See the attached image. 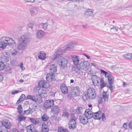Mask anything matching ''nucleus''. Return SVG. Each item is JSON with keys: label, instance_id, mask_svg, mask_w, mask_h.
Returning a JSON list of instances; mask_svg holds the SVG:
<instances>
[{"label": "nucleus", "instance_id": "1", "mask_svg": "<svg viewBox=\"0 0 132 132\" xmlns=\"http://www.w3.org/2000/svg\"><path fill=\"white\" fill-rule=\"evenodd\" d=\"M30 41V36L27 34H24L22 36L18 44V49L21 50H24L28 46Z\"/></svg>", "mask_w": 132, "mask_h": 132}, {"label": "nucleus", "instance_id": "2", "mask_svg": "<svg viewBox=\"0 0 132 132\" xmlns=\"http://www.w3.org/2000/svg\"><path fill=\"white\" fill-rule=\"evenodd\" d=\"M92 82L95 86H100L102 89L106 85V83L104 82L103 79H101L96 75H93L92 78Z\"/></svg>", "mask_w": 132, "mask_h": 132}, {"label": "nucleus", "instance_id": "3", "mask_svg": "<svg viewBox=\"0 0 132 132\" xmlns=\"http://www.w3.org/2000/svg\"><path fill=\"white\" fill-rule=\"evenodd\" d=\"M0 48H4L8 45L13 44L14 41L11 38L3 37L0 39Z\"/></svg>", "mask_w": 132, "mask_h": 132}, {"label": "nucleus", "instance_id": "4", "mask_svg": "<svg viewBox=\"0 0 132 132\" xmlns=\"http://www.w3.org/2000/svg\"><path fill=\"white\" fill-rule=\"evenodd\" d=\"M87 95L90 99L91 100L94 99L96 96L95 90L92 88H89L87 90Z\"/></svg>", "mask_w": 132, "mask_h": 132}, {"label": "nucleus", "instance_id": "5", "mask_svg": "<svg viewBox=\"0 0 132 132\" xmlns=\"http://www.w3.org/2000/svg\"><path fill=\"white\" fill-rule=\"evenodd\" d=\"M27 99H30L33 101L39 103H40L42 102V100L41 97H38L35 96H34L28 95L26 97Z\"/></svg>", "mask_w": 132, "mask_h": 132}, {"label": "nucleus", "instance_id": "6", "mask_svg": "<svg viewBox=\"0 0 132 132\" xmlns=\"http://www.w3.org/2000/svg\"><path fill=\"white\" fill-rule=\"evenodd\" d=\"M10 57V56L9 53L4 52L1 55V61L6 63L9 61Z\"/></svg>", "mask_w": 132, "mask_h": 132}, {"label": "nucleus", "instance_id": "7", "mask_svg": "<svg viewBox=\"0 0 132 132\" xmlns=\"http://www.w3.org/2000/svg\"><path fill=\"white\" fill-rule=\"evenodd\" d=\"M90 64L88 61H82L79 64L81 68L82 69L83 71H87L89 68Z\"/></svg>", "mask_w": 132, "mask_h": 132}, {"label": "nucleus", "instance_id": "8", "mask_svg": "<svg viewBox=\"0 0 132 132\" xmlns=\"http://www.w3.org/2000/svg\"><path fill=\"white\" fill-rule=\"evenodd\" d=\"M71 59L73 64L76 66H78L81 61L78 56L75 55H71Z\"/></svg>", "mask_w": 132, "mask_h": 132}, {"label": "nucleus", "instance_id": "9", "mask_svg": "<svg viewBox=\"0 0 132 132\" xmlns=\"http://www.w3.org/2000/svg\"><path fill=\"white\" fill-rule=\"evenodd\" d=\"M68 61L67 59L64 57H62L60 60L58 61V64L60 65L63 67H66L67 66Z\"/></svg>", "mask_w": 132, "mask_h": 132}, {"label": "nucleus", "instance_id": "10", "mask_svg": "<svg viewBox=\"0 0 132 132\" xmlns=\"http://www.w3.org/2000/svg\"><path fill=\"white\" fill-rule=\"evenodd\" d=\"M74 117V118H72L70 119L69 123V127L70 129H74L76 127V121Z\"/></svg>", "mask_w": 132, "mask_h": 132}, {"label": "nucleus", "instance_id": "11", "mask_svg": "<svg viewBox=\"0 0 132 132\" xmlns=\"http://www.w3.org/2000/svg\"><path fill=\"white\" fill-rule=\"evenodd\" d=\"M54 105V101L53 100H49L45 101L44 103V106L46 108H50L53 106Z\"/></svg>", "mask_w": 132, "mask_h": 132}, {"label": "nucleus", "instance_id": "12", "mask_svg": "<svg viewBox=\"0 0 132 132\" xmlns=\"http://www.w3.org/2000/svg\"><path fill=\"white\" fill-rule=\"evenodd\" d=\"M72 71L73 72H74L78 75L81 74L83 72V71L79 65V66H77L76 67H72Z\"/></svg>", "mask_w": 132, "mask_h": 132}, {"label": "nucleus", "instance_id": "13", "mask_svg": "<svg viewBox=\"0 0 132 132\" xmlns=\"http://www.w3.org/2000/svg\"><path fill=\"white\" fill-rule=\"evenodd\" d=\"M2 123L3 126L7 129H9L11 126L10 121L7 119L3 120L2 122Z\"/></svg>", "mask_w": 132, "mask_h": 132}, {"label": "nucleus", "instance_id": "14", "mask_svg": "<svg viewBox=\"0 0 132 132\" xmlns=\"http://www.w3.org/2000/svg\"><path fill=\"white\" fill-rule=\"evenodd\" d=\"M84 111H85L84 115L89 119H90L93 117L94 113H92L90 109H87Z\"/></svg>", "mask_w": 132, "mask_h": 132}, {"label": "nucleus", "instance_id": "15", "mask_svg": "<svg viewBox=\"0 0 132 132\" xmlns=\"http://www.w3.org/2000/svg\"><path fill=\"white\" fill-rule=\"evenodd\" d=\"M79 120L80 122L84 125L87 124L89 119L85 115L80 116L79 117Z\"/></svg>", "mask_w": 132, "mask_h": 132}, {"label": "nucleus", "instance_id": "16", "mask_svg": "<svg viewBox=\"0 0 132 132\" xmlns=\"http://www.w3.org/2000/svg\"><path fill=\"white\" fill-rule=\"evenodd\" d=\"M77 43L75 42H71L67 44L66 46L65 50H69L73 48L74 46L77 45Z\"/></svg>", "mask_w": 132, "mask_h": 132}, {"label": "nucleus", "instance_id": "17", "mask_svg": "<svg viewBox=\"0 0 132 132\" xmlns=\"http://www.w3.org/2000/svg\"><path fill=\"white\" fill-rule=\"evenodd\" d=\"M39 11V7L36 6H34L30 9V12L31 14L35 15L38 13Z\"/></svg>", "mask_w": 132, "mask_h": 132}, {"label": "nucleus", "instance_id": "18", "mask_svg": "<svg viewBox=\"0 0 132 132\" xmlns=\"http://www.w3.org/2000/svg\"><path fill=\"white\" fill-rule=\"evenodd\" d=\"M45 35L44 32L42 30H38L36 34V37L37 38H41Z\"/></svg>", "mask_w": 132, "mask_h": 132}, {"label": "nucleus", "instance_id": "19", "mask_svg": "<svg viewBox=\"0 0 132 132\" xmlns=\"http://www.w3.org/2000/svg\"><path fill=\"white\" fill-rule=\"evenodd\" d=\"M93 117L95 119L100 120L101 118V112L100 111L94 113Z\"/></svg>", "mask_w": 132, "mask_h": 132}, {"label": "nucleus", "instance_id": "20", "mask_svg": "<svg viewBox=\"0 0 132 132\" xmlns=\"http://www.w3.org/2000/svg\"><path fill=\"white\" fill-rule=\"evenodd\" d=\"M54 77L53 74L48 73L46 75V79L47 81L50 82L54 80Z\"/></svg>", "mask_w": 132, "mask_h": 132}, {"label": "nucleus", "instance_id": "21", "mask_svg": "<svg viewBox=\"0 0 132 132\" xmlns=\"http://www.w3.org/2000/svg\"><path fill=\"white\" fill-rule=\"evenodd\" d=\"M26 129L27 132H32L35 131V129L34 125L31 124L26 127Z\"/></svg>", "mask_w": 132, "mask_h": 132}, {"label": "nucleus", "instance_id": "22", "mask_svg": "<svg viewBox=\"0 0 132 132\" xmlns=\"http://www.w3.org/2000/svg\"><path fill=\"white\" fill-rule=\"evenodd\" d=\"M49 67V70L51 73L53 74L55 73L56 71V66H55L53 64H52L50 65Z\"/></svg>", "mask_w": 132, "mask_h": 132}, {"label": "nucleus", "instance_id": "23", "mask_svg": "<svg viewBox=\"0 0 132 132\" xmlns=\"http://www.w3.org/2000/svg\"><path fill=\"white\" fill-rule=\"evenodd\" d=\"M60 110L58 106H55L51 109V112L54 114H56L59 112Z\"/></svg>", "mask_w": 132, "mask_h": 132}, {"label": "nucleus", "instance_id": "24", "mask_svg": "<svg viewBox=\"0 0 132 132\" xmlns=\"http://www.w3.org/2000/svg\"><path fill=\"white\" fill-rule=\"evenodd\" d=\"M38 58L41 60H45L46 58V54L43 52H40L38 53Z\"/></svg>", "mask_w": 132, "mask_h": 132}, {"label": "nucleus", "instance_id": "25", "mask_svg": "<svg viewBox=\"0 0 132 132\" xmlns=\"http://www.w3.org/2000/svg\"><path fill=\"white\" fill-rule=\"evenodd\" d=\"M60 88L62 93L65 94L67 93L68 89L67 87L65 85H61Z\"/></svg>", "mask_w": 132, "mask_h": 132}, {"label": "nucleus", "instance_id": "26", "mask_svg": "<svg viewBox=\"0 0 132 132\" xmlns=\"http://www.w3.org/2000/svg\"><path fill=\"white\" fill-rule=\"evenodd\" d=\"M38 92L40 93V95L41 96H44V97H46L47 96V92L44 89H40L38 91Z\"/></svg>", "mask_w": 132, "mask_h": 132}, {"label": "nucleus", "instance_id": "27", "mask_svg": "<svg viewBox=\"0 0 132 132\" xmlns=\"http://www.w3.org/2000/svg\"><path fill=\"white\" fill-rule=\"evenodd\" d=\"M102 98L104 101L107 102L108 100L109 95L106 92L104 91L103 93Z\"/></svg>", "mask_w": 132, "mask_h": 132}, {"label": "nucleus", "instance_id": "28", "mask_svg": "<svg viewBox=\"0 0 132 132\" xmlns=\"http://www.w3.org/2000/svg\"><path fill=\"white\" fill-rule=\"evenodd\" d=\"M28 26L29 28H31L32 30L35 29H36L37 25L35 23H29L28 24Z\"/></svg>", "mask_w": 132, "mask_h": 132}, {"label": "nucleus", "instance_id": "29", "mask_svg": "<svg viewBox=\"0 0 132 132\" xmlns=\"http://www.w3.org/2000/svg\"><path fill=\"white\" fill-rule=\"evenodd\" d=\"M85 109L82 107H78L76 110V112L77 114H82L84 111Z\"/></svg>", "mask_w": 132, "mask_h": 132}, {"label": "nucleus", "instance_id": "30", "mask_svg": "<svg viewBox=\"0 0 132 132\" xmlns=\"http://www.w3.org/2000/svg\"><path fill=\"white\" fill-rule=\"evenodd\" d=\"M25 98V96L24 94H22L17 101L16 103L18 104L23 101Z\"/></svg>", "mask_w": 132, "mask_h": 132}, {"label": "nucleus", "instance_id": "31", "mask_svg": "<svg viewBox=\"0 0 132 132\" xmlns=\"http://www.w3.org/2000/svg\"><path fill=\"white\" fill-rule=\"evenodd\" d=\"M29 120L30 121L35 125L38 124L39 122V120L36 119L30 118Z\"/></svg>", "mask_w": 132, "mask_h": 132}, {"label": "nucleus", "instance_id": "32", "mask_svg": "<svg viewBox=\"0 0 132 132\" xmlns=\"http://www.w3.org/2000/svg\"><path fill=\"white\" fill-rule=\"evenodd\" d=\"M49 117L46 114H44L42 117V120L44 121H46L49 119Z\"/></svg>", "mask_w": 132, "mask_h": 132}, {"label": "nucleus", "instance_id": "33", "mask_svg": "<svg viewBox=\"0 0 132 132\" xmlns=\"http://www.w3.org/2000/svg\"><path fill=\"white\" fill-rule=\"evenodd\" d=\"M17 109V112L20 114L22 112L23 109L21 105H19L18 106Z\"/></svg>", "mask_w": 132, "mask_h": 132}, {"label": "nucleus", "instance_id": "34", "mask_svg": "<svg viewBox=\"0 0 132 132\" xmlns=\"http://www.w3.org/2000/svg\"><path fill=\"white\" fill-rule=\"evenodd\" d=\"M86 14L89 16H92L93 15V11L91 9H89L87 10Z\"/></svg>", "mask_w": 132, "mask_h": 132}, {"label": "nucleus", "instance_id": "35", "mask_svg": "<svg viewBox=\"0 0 132 132\" xmlns=\"http://www.w3.org/2000/svg\"><path fill=\"white\" fill-rule=\"evenodd\" d=\"M18 120L19 121L21 122L25 120L26 117L23 115H20L18 117Z\"/></svg>", "mask_w": 132, "mask_h": 132}, {"label": "nucleus", "instance_id": "36", "mask_svg": "<svg viewBox=\"0 0 132 132\" xmlns=\"http://www.w3.org/2000/svg\"><path fill=\"white\" fill-rule=\"evenodd\" d=\"M32 109L29 107V109L26 110L24 111L23 114L28 115L29 114L31 113V111Z\"/></svg>", "mask_w": 132, "mask_h": 132}, {"label": "nucleus", "instance_id": "37", "mask_svg": "<svg viewBox=\"0 0 132 132\" xmlns=\"http://www.w3.org/2000/svg\"><path fill=\"white\" fill-rule=\"evenodd\" d=\"M41 26L43 28L44 30H46L47 28L48 24L47 23H41L40 24Z\"/></svg>", "mask_w": 132, "mask_h": 132}, {"label": "nucleus", "instance_id": "38", "mask_svg": "<svg viewBox=\"0 0 132 132\" xmlns=\"http://www.w3.org/2000/svg\"><path fill=\"white\" fill-rule=\"evenodd\" d=\"M69 116V113L66 111H65L63 113V114H62V116L66 118H68Z\"/></svg>", "mask_w": 132, "mask_h": 132}, {"label": "nucleus", "instance_id": "39", "mask_svg": "<svg viewBox=\"0 0 132 132\" xmlns=\"http://www.w3.org/2000/svg\"><path fill=\"white\" fill-rule=\"evenodd\" d=\"M123 57L126 59H131L130 53L125 54L123 55Z\"/></svg>", "mask_w": 132, "mask_h": 132}, {"label": "nucleus", "instance_id": "40", "mask_svg": "<svg viewBox=\"0 0 132 132\" xmlns=\"http://www.w3.org/2000/svg\"><path fill=\"white\" fill-rule=\"evenodd\" d=\"M58 132H68V130L62 127H59L58 129Z\"/></svg>", "mask_w": 132, "mask_h": 132}, {"label": "nucleus", "instance_id": "41", "mask_svg": "<svg viewBox=\"0 0 132 132\" xmlns=\"http://www.w3.org/2000/svg\"><path fill=\"white\" fill-rule=\"evenodd\" d=\"M43 86H43V88H47L49 86L48 83L45 81H44V84Z\"/></svg>", "mask_w": 132, "mask_h": 132}, {"label": "nucleus", "instance_id": "42", "mask_svg": "<svg viewBox=\"0 0 132 132\" xmlns=\"http://www.w3.org/2000/svg\"><path fill=\"white\" fill-rule=\"evenodd\" d=\"M5 67L4 64L2 62H0V70H3Z\"/></svg>", "mask_w": 132, "mask_h": 132}, {"label": "nucleus", "instance_id": "43", "mask_svg": "<svg viewBox=\"0 0 132 132\" xmlns=\"http://www.w3.org/2000/svg\"><path fill=\"white\" fill-rule=\"evenodd\" d=\"M32 110H34L35 111H37L38 110L37 106L36 104H33L32 106Z\"/></svg>", "mask_w": 132, "mask_h": 132}, {"label": "nucleus", "instance_id": "44", "mask_svg": "<svg viewBox=\"0 0 132 132\" xmlns=\"http://www.w3.org/2000/svg\"><path fill=\"white\" fill-rule=\"evenodd\" d=\"M44 81H39L38 83V86L39 87H43L44 86L43 85L44 84Z\"/></svg>", "mask_w": 132, "mask_h": 132}, {"label": "nucleus", "instance_id": "45", "mask_svg": "<svg viewBox=\"0 0 132 132\" xmlns=\"http://www.w3.org/2000/svg\"><path fill=\"white\" fill-rule=\"evenodd\" d=\"M56 54L59 57V56L62 53V52L61 50H58L55 52Z\"/></svg>", "mask_w": 132, "mask_h": 132}, {"label": "nucleus", "instance_id": "46", "mask_svg": "<svg viewBox=\"0 0 132 132\" xmlns=\"http://www.w3.org/2000/svg\"><path fill=\"white\" fill-rule=\"evenodd\" d=\"M107 78H108V80L110 79L114 78V77L111 74H108L107 75Z\"/></svg>", "mask_w": 132, "mask_h": 132}, {"label": "nucleus", "instance_id": "47", "mask_svg": "<svg viewBox=\"0 0 132 132\" xmlns=\"http://www.w3.org/2000/svg\"><path fill=\"white\" fill-rule=\"evenodd\" d=\"M57 55L56 54V53H55L53 55L52 58L53 60H55L56 58L58 57L59 56Z\"/></svg>", "mask_w": 132, "mask_h": 132}, {"label": "nucleus", "instance_id": "48", "mask_svg": "<svg viewBox=\"0 0 132 132\" xmlns=\"http://www.w3.org/2000/svg\"><path fill=\"white\" fill-rule=\"evenodd\" d=\"M20 92V91L19 90H13L11 92V93L13 95H14Z\"/></svg>", "mask_w": 132, "mask_h": 132}, {"label": "nucleus", "instance_id": "49", "mask_svg": "<svg viewBox=\"0 0 132 132\" xmlns=\"http://www.w3.org/2000/svg\"><path fill=\"white\" fill-rule=\"evenodd\" d=\"M102 120L103 121H104L106 120V118L105 115L104 113H101V116Z\"/></svg>", "mask_w": 132, "mask_h": 132}, {"label": "nucleus", "instance_id": "50", "mask_svg": "<svg viewBox=\"0 0 132 132\" xmlns=\"http://www.w3.org/2000/svg\"><path fill=\"white\" fill-rule=\"evenodd\" d=\"M98 104H100L102 103L103 100V98L102 97H98L97 99Z\"/></svg>", "mask_w": 132, "mask_h": 132}, {"label": "nucleus", "instance_id": "51", "mask_svg": "<svg viewBox=\"0 0 132 132\" xmlns=\"http://www.w3.org/2000/svg\"><path fill=\"white\" fill-rule=\"evenodd\" d=\"M114 78L108 80V82L110 85H112L114 83Z\"/></svg>", "mask_w": 132, "mask_h": 132}, {"label": "nucleus", "instance_id": "52", "mask_svg": "<svg viewBox=\"0 0 132 132\" xmlns=\"http://www.w3.org/2000/svg\"><path fill=\"white\" fill-rule=\"evenodd\" d=\"M82 98L85 101L87 99V95L86 94H83L82 96Z\"/></svg>", "mask_w": 132, "mask_h": 132}, {"label": "nucleus", "instance_id": "53", "mask_svg": "<svg viewBox=\"0 0 132 132\" xmlns=\"http://www.w3.org/2000/svg\"><path fill=\"white\" fill-rule=\"evenodd\" d=\"M42 129H48L47 128V126L45 124H43L42 126Z\"/></svg>", "mask_w": 132, "mask_h": 132}, {"label": "nucleus", "instance_id": "54", "mask_svg": "<svg viewBox=\"0 0 132 132\" xmlns=\"http://www.w3.org/2000/svg\"><path fill=\"white\" fill-rule=\"evenodd\" d=\"M10 132H19L18 129L15 128H14L12 129L10 131Z\"/></svg>", "mask_w": 132, "mask_h": 132}, {"label": "nucleus", "instance_id": "55", "mask_svg": "<svg viewBox=\"0 0 132 132\" xmlns=\"http://www.w3.org/2000/svg\"><path fill=\"white\" fill-rule=\"evenodd\" d=\"M26 2H30L31 3H33L35 1V0H25Z\"/></svg>", "mask_w": 132, "mask_h": 132}, {"label": "nucleus", "instance_id": "56", "mask_svg": "<svg viewBox=\"0 0 132 132\" xmlns=\"http://www.w3.org/2000/svg\"><path fill=\"white\" fill-rule=\"evenodd\" d=\"M131 27V25L130 24H128L125 26V28L128 29H130V27Z\"/></svg>", "mask_w": 132, "mask_h": 132}, {"label": "nucleus", "instance_id": "57", "mask_svg": "<svg viewBox=\"0 0 132 132\" xmlns=\"http://www.w3.org/2000/svg\"><path fill=\"white\" fill-rule=\"evenodd\" d=\"M100 72L101 74L103 73L104 75V74H108V73L107 72L103 70H100Z\"/></svg>", "mask_w": 132, "mask_h": 132}, {"label": "nucleus", "instance_id": "58", "mask_svg": "<svg viewBox=\"0 0 132 132\" xmlns=\"http://www.w3.org/2000/svg\"><path fill=\"white\" fill-rule=\"evenodd\" d=\"M49 131L48 129H42V132H48Z\"/></svg>", "mask_w": 132, "mask_h": 132}, {"label": "nucleus", "instance_id": "59", "mask_svg": "<svg viewBox=\"0 0 132 132\" xmlns=\"http://www.w3.org/2000/svg\"><path fill=\"white\" fill-rule=\"evenodd\" d=\"M23 64L22 62H21L20 63V68H21L22 70H23L24 69H24H23Z\"/></svg>", "mask_w": 132, "mask_h": 132}, {"label": "nucleus", "instance_id": "60", "mask_svg": "<svg viewBox=\"0 0 132 132\" xmlns=\"http://www.w3.org/2000/svg\"><path fill=\"white\" fill-rule=\"evenodd\" d=\"M70 1H72L73 2H77V1L82 2L84 1V0H69Z\"/></svg>", "mask_w": 132, "mask_h": 132}, {"label": "nucleus", "instance_id": "61", "mask_svg": "<svg viewBox=\"0 0 132 132\" xmlns=\"http://www.w3.org/2000/svg\"><path fill=\"white\" fill-rule=\"evenodd\" d=\"M128 125L129 128L132 129V122H129Z\"/></svg>", "mask_w": 132, "mask_h": 132}, {"label": "nucleus", "instance_id": "62", "mask_svg": "<svg viewBox=\"0 0 132 132\" xmlns=\"http://www.w3.org/2000/svg\"><path fill=\"white\" fill-rule=\"evenodd\" d=\"M127 127V125L126 123H124L123 125V127L125 129H126Z\"/></svg>", "mask_w": 132, "mask_h": 132}, {"label": "nucleus", "instance_id": "63", "mask_svg": "<svg viewBox=\"0 0 132 132\" xmlns=\"http://www.w3.org/2000/svg\"><path fill=\"white\" fill-rule=\"evenodd\" d=\"M79 92H80L79 91H75V94L76 95H77V96H78L79 95V94H80Z\"/></svg>", "mask_w": 132, "mask_h": 132}, {"label": "nucleus", "instance_id": "64", "mask_svg": "<svg viewBox=\"0 0 132 132\" xmlns=\"http://www.w3.org/2000/svg\"><path fill=\"white\" fill-rule=\"evenodd\" d=\"M129 84H127L125 82H123V85L124 86V87H126L129 85Z\"/></svg>", "mask_w": 132, "mask_h": 132}]
</instances>
